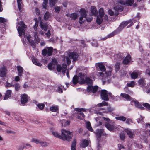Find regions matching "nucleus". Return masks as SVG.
Instances as JSON below:
<instances>
[{"label": "nucleus", "instance_id": "nucleus-6", "mask_svg": "<svg viewBox=\"0 0 150 150\" xmlns=\"http://www.w3.org/2000/svg\"><path fill=\"white\" fill-rule=\"evenodd\" d=\"M101 96L102 99L106 101L109 100V98L108 95V92L107 91L102 90L101 92Z\"/></svg>", "mask_w": 150, "mask_h": 150}, {"label": "nucleus", "instance_id": "nucleus-28", "mask_svg": "<svg viewBox=\"0 0 150 150\" xmlns=\"http://www.w3.org/2000/svg\"><path fill=\"white\" fill-rule=\"evenodd\" d=\"M32 62L34 64L39 66L40 67L42 65L38 61V60L37 59H32Z\"/></svg>", "mask_w": 150, "mask_h": 150}, {"label": "nucleus", "instance_id": "nucleus-2", "mask_svg": "<svg viewBox=\"0 0 150 150\" xmlns=\"http://www.w3.org/2000/svg\"><path fill=\"white\" fill-rule=\"evenodd\" d=\"M18 24L20 26L18 27L17 30L19 34V36H21L23 34L25 35L24 32L26 28V26L22 21L19 22Z\"/></svg>", "mask_w": 150, "mask_h": 150}, {"label": "nucleus", "instance_id": "nucleus-40", "mask_svg": "<svg viewBox=\"0 0 150 150\" xmlns=\"http://www.w3.org/2000/svg\"><path fill=\"white\" fill-rule=\"evenodd\" d=\"M99 16H103V15H104V11L103 9V8H101L99 10Z\"/></svg>", "mask_w": 150, "mask_h": 150}, {"label": "nucleus", "instance_id": "nucleus-5", "mask_svg": "<svg viewBox=\"0 0 150 150\" xmlns=\"http://www.w3.org/2000/svg\"><path fill=\"white\" fill-rule=\"evenodd\" d=\"M105 126L108 130L112 131L115 129V123L113 122H106Z\"/></svg>", "mask_w": 150, "mask_h": 150}, {"label": "nucleus", "instance_id": "nucleus-46", "mask_svg": "<svg viewBox=\"0 0 150 150\" xmlns=\"http://www.w3.org/2000/svg\"><path fill=\"white\" fill-rule=\"evenodd\" d=\"M134 81H132L129 83H127V86L128 87H133L134 85Z\"/></svg>", "mask_w": 150, "mask_h": 150}, {"label": "nucleus", "instance_id": "nucleus-8", "mask_svg": "<svg viewBox=\"0 0 150 150\" xmlns=\"http://www.w3.org/2000/svg\"><path fill=\"white\" fill-rule=\"evenodd\" d=\"M98 88V86H95L93 87L92 86H89L87 88V91L89 92H92L95 93L97 91Z\"/></svg>", "mask_w": 150, "mask_h": 150}, {"label": "nucleus", "instance_id": "nucleus-51", "mask_svg": "<svg viewBox=\"0 0 150 150\" xmlns=\"http://www.w3.org/2000/svg\"><path fill=\"white\" fill-rule=\"evenodd\" d=\"M57 69L58 72H60L61 70H62V68L61 66L60 65H58L57 67Z\"/></svg>", "mask_w": 150, "mask_h": 150}, {"label": "nucleus", "instance_id": "nucleus-35", "mask_svg": "<svg viewBox=\"0 0 150 150\" xmlns=\"http://www.w3.org/2000/svg\"><path fill=\"white\" fill-rule=\"evenodd\" d=\"M57 0H49L50 6L51 7H52L55 5Z\"/></svg>", "mask_w": 150, "mask_h": 150}, {"label": "nucleus", "instance_id": "nucleus-13", "mask_svg": "<svg viewBox=\"0 0 150 150\" xmlns=\"http://www.w3.org/2000/svg\"><path fill=\"white\" fill-rule=\"evenodd\" d=\"M131 23L129 25L127 26V28H129L131 26L133 25V23L132 22V20H130L129 21H126L125 22H122L120 24V27L123 25V27H125L128 24Z\"/></svg>", "mask_w": 150, "mask_h": 150}, {"label": "nucleus", "instance_id": "nucleus-16", "mask_svg": "<svg viewBox=\"0 0 150 150\" xmlns=\"http://www.w3.org/2000/svg\"><path fill=\"white\" fill-rule=\"evenodd\" d=\"M17 69L18 70V76H21L24 70L23 68L20 66H17Z\"/></svg>", "mask_w": 150, "mask_h": 150}, {"label": "nucleus", "instance_id": "nucleus-62", "mask_svg": "<svg viewBox=\"0 0 150 150\" xmlns=\"http://www.w3.org/2000/svg\"><path fill=\"white\" fill-rule=\"evenodd\" d=\"M28 42H29V43H30V45L31 46H35V43L34 41L33 40H30V41H28Z\"/></svg>", "mask_w": 150, "mask_h": 150}, {"label": "nucleus", "instance_id": "nucleus-54", "mask_svg": "<svg viewBox=\"0 0 150 150\" xmlns=\"http://www.w3.org/2000/svg\"><path fill=\"white\" fill-rule=\"evenodd\" d=\"M91 15L89 17H88L86 16L85 19L88 22H91V20L93 19V18L92 17Z\"/></svg>", "mask_w": 150, "mask_h": 150}, {"label": "nucleus", "instance_id": "nucleus-14", "mask_svg": "<svg viewBox=\"0 0 150 150\" xmlns=\"http://www.w3.org/2000/svg\"><path fill=\"white\" fill-rule=\"evenodd\" d=\"M114 10H115V15L117 16L118 15V11H122L123 10V8L121 6L117 5L114 7Z\"/></svg>", "mask_w": 150, "mask_h": 150}, {"label": "nucleus", "instance_id": "nucleus-9", "mask_svg": "<svg viewBox=\"0 0 150 150\" xmlns=\"http://www.w3.org/2000/svg\"><path fill=\"white\" fill-rule=\"evenodd\" d=\"M28 99V96L26 95L23 94L21 95V103L23 105H24L27 102Z\"/></svg>", "mask_w": 150, "mask_h": 150}, {"label": "nucleus", "instance_id": "nucleus-31", "mask_svg": "<svg viewBox=\"0 0 150 150\" xmlns=\"http://www.w3.org/2000/svg\"><path fill=\"white\" fill-rule=\"evenodd\" d=\"M76 140L74 139L71 144V150H76Z\"/></svg>", "mask_w": 150, "mask_h": 150}, {"label": "nucleus", "instance_id": "nucleus-10", "mask_svg": "<svg viewBox=\"0 0 150 150\" xmlns=\"http://www.w3.org/2000/svg\"><path fill=\"white\" fill-rule=\"evenodd\" d=\"M69 56L70 58L73 59L74 61H75L78 58V54L75 52H70L69 53Z\"/></svg>", "mask_w": 150, "mask_h": 150}, {"label": "nucleus", "instance_id": "nucleus-58", "mask_svg": "<svg viewBox=\"0 0 150 150\" xmlns=\"http://www.w3.org/2000/svg\"><path fill=\"white\" fill-rule=\"evenodd\" d=\"M145 128L147 129L146 130L148 131L147 132L146 131V133H147V132H148V130L150 129V124L149 123L146 124Z\"/></svg>", "mask_w": 150, "mask_h": 150}, {"label": "nucleus", "instance_id": "nucleus-34", "mask_svg": "<svg viewBox=\"0 0 150 150\" xmlns=\"http://www.w3.org/2000/svg\"><path fill=\"white\" fill-rule=\"evenodd\" d=\"M50 17V13L48 12H46L44 15V19L46 20H47L49 17Z\"/></svg>", "mask_w": 150, "mask_h": 150}, {"label": "nucleus", "instance_id": "nucleus-53", "mask_svg": "<svg viewBox=\"0 0 150 150\" xmlns=\"http://www.w3.org/2000/svg\"><path fill=\"white\" fill-rule=\"evenodd\" d=\"M37 106L41 110L44 107V104L42 103L39 104L37 105Z\"/></svg>", "mask_w": 150, "mask_h": 150}, {"label": "nucleus", "instance_id": "nucleus-29", "mask_svg": "<svg viewBox=\"0 0 150 150\" xmlns=\"http://www.w3.org/2000/svg\"><path fill=\"white\" fill-rule=\"evenodd\" d=\"M79 78L77 76H74L72 79L73 83L74 84H77L78 82Z\"/></svg>", "mask_w": 150, "mask_h": 150}, {"label": "nucleus", "instance_id": "nucleus-42", "mask_svg": "<svg viewBox=\"0 0 150 150\" xmlns=\"http://www.w3.org/2000/svg\"><path fill=\"white\" fill-rule=\"evenodd\" d=\"M134 0H128L126 1V4L128 6H131L134 3Z\"/></svg>", "mask_w": 150, "mask_h": 150}, {"label": "nucleus", "instance_id": "nucleus-43", "mask_svg": "<svg viewBox=\"0 0 150 150\" xmlns=\"http://www.w3.org/2000/svg\"><path fill=\"white\" fill-rule=\"evenodd\" d=\"M40 144L42 147H46L48 145V144L47 143L42 141H40Z\"/></svg>", "mask_w": 150, "mask_h": 150}, {"label": "nucleus", "instance_id": "nucleus-47", "mask_svg": "<svg viewBox=\"0 0 150 150\" xmlns=\"http://www.w3.org/2000/svg\"><path fill=\"white\" fill-rule=\"evenodd\" d=\"M143 105L148 110H150V104L147 103H143Z\"/></svg>", "mask_w": 150, "mask_h": 150}, {"label": "nucleus", "instance_id": "nucleus-39", "mask_svg": "<svg viewBox=\"0 0 150 150\" xmlns=\"http://www.w3.org/2000/svg\"><path fill=\"white\" fill-rule=\"evenodd\" d=\"M92 83V80L89 78L87 77L86 78V83L88 85H91Z\"/></svg>", "mask_w": 150, "mask_h": 150}, {"label": "nucleus", "instance_id": "nucleus-60", "mask_svg": "<svg viewBox=\"0 0 150 150\" xmlns=\"http://www.w3.org/2000/svg\"><path fill=\"white\" fill-rule=\"evenodd\" d=\"M6 20L4 18L0 17V22L3 23L6 22Z\"/></svg>", "mask_w": 150, "mask_h": 150}, {"label": "nucleus", "instance_id": "nucleus-52", "mask_svg": "<svg viewBox=\"0 0 150 150\" xmlns=\"http://www.w3.org/2000/svg\"><path fill=\"white\" fill-rule=\"evenodd\" d=\"M132 122V120L131 119L126 118V124H129L130 123Z\"/></svg>", "mask_w": 150, "mask_h": 150}, {"label": "nucleus", "instance_id": "nucleus-4", "mask_svg": "<svg viewBox=\"0 0 150 150\" xmlns=\"http://www.w3.org/2000/svg\"><path fill=\"white\" fill-rule=\"evenodd\" d=\"M79 13L80 14V16L79 18V23L80 24H82L85 21L86 16V11L84 10H81Z\"/></svg>", "mask_w": 150, "mask_h": 150}, {"label": "nucleus", "instance_id": "nucleus-18", "mask_svg": "<svg viewBox=\"0 0 150 150\" xmlns=\"http://www.w3.org/2000/svg\"><path fill=\"white\" fill-rule=\"evenodd\" d=\"M91 16L94 15V16H96L98 14V11L96 7L95 6H91Z\"/></svg>", "mask_w": 150, "mask_h": 150}, {"label": "nucleus", "instance_id": "nucleus-21", "mask_svg": "<svg viewBox=\"0 0 150 150\" xmlns=\"http://www.w3.org/2000/svg\"><path fill=\"white\" fill-rule=\"evenodd\" d=\"M120 95L122 97L125 98L127 101H130L132 99V98L130 96L126 93H122Z\"/></svg>", "mask_w": 150, "mask_h": 150}, {"label": "nucleus", "instance_id": "nucleus-33", "mask_svg": "<svg viewBox=\"0 0 150 150\" xmlns=\"http://www.w3.org/2000/svg\"><path fill=\"white\" fill-rule=\"evenodd\" d=\"M108 104L107 102L103 101L102 103L98 104L97 105V107H101L104 106H108Z\"/></svg>", "mask_w": 150, "mask_h": 150}, {"label": "nucleus", "instance_id": "nucleus-30", "mask_svg": "<svg viewBox=\"0 0 150 150\" xmlns=\"http://www.w3.org/2000/svg\"><path fill=\"white\" fill-rule=\"evenodd\" d=\"M138 73L137 72H133L131 74V77L133 79H135L138 77Z\"/></svg>", "mask_w": 150, "mask_h": 150}, {"label": "nucleus", "instance_id": "nucleus-55", "mask_svg": "<svg viewBox=\"0 0 150 150\" xmlns=\"http://www.w3.org/2000/svg\"><path fill=\"white\" fill-rule=\"evenodd\" d=\"M120 137L122 140H124L125 139V134L123 133H121L120 134Z\"/></svg>", "mask_w": 150, "mask_h": 150}, {"label": "nucleus", "instance_id": "nucleus-27", "mask_svg": "<svg viewBox=\"0 0 150 150\" xmlns=\"http://www.w3.org/2000/svg\"><path fill=\"white\" fill-rule=\"evenodd\" d=\"M102 17L101 16H97L96 22L97 24L100 25L102 23L103 20Z\"/></svg>", "mask_w": 150, "mask_h": 150}, {"label": "nucleus", "instance_id": "nucleus-17", "mask_svg": "<svg viewBox=\"0 0 150 150\" xmlns=\"http://www.w3.org/2000/svg\"><path fill=\"white\" fill-rule=\"evenodd\" d=\"M132 102L133 103L135 106L138 108L143 110L144 109V108L142 107L137 101L136 100H133L132 101Z\"/></svg>", "mask_w": 150, "mask_h": 150}, {"label": "nucleus", "instance_id": "nucleus-63", "mask_svg": "<svg viewBox=\"0 0 150 150\" xmlns=\"http://www.w3.org/2000/svg\"><path fill=\"white\" fill-rule=\"evenodd\" d=\"M35 12L36 14L38 15H39L40 14V11L38 8H36L35 9Z\"/></svg>", "mask_w": 150, "mask_h": 150}, {"label": "nucleus", "instance_id": "nucleus-25", "mask_svg": "<svg viewBox=\"0 0 150 150\" xmlns=\"http://www.w3.org/2000/svg\"><path fill=\"white\" fill-rule=\"evenodd\" d=\"M104 132L103 129H98L96 131V134L98 137H100L101 136L102 134Z\"/></svg>", "mask_w": 150, "mask_h": 150}, {"label": "nucleus", "instance_id": "nucleus-38", "mask_svg": "<svg viewBox=\"0 0 150 150\" xmlns=\"http://www.w3.org/2000/svg\"><path fill=\"white\" fill-rule=\"evenodd\" d=\"M50 110L51 111L55 112L58 110V108L56 106H53L50 108Z\"/></svg>", "mask_w": 150, "mask_h": 150}, {"label": "nucleus", "instance_id": "nucleus-26", "mask_svg": "<svg viewBox=\"0 0 150 150\" xmlns=\"http://www.w3.org/2000/svg\"><path fill=\"white\" fill-rule=\"evenodd\" d=\"M116 120H119L122 121H125L126 120V117L124 116H118L115 117Z\"/></svg>", "mask_w": 150, "mask_h": 150}, {"label": "nucleus", "instance_id": "nucleus-48", "mask_svg": "<svg viewBox=\"0 0 150 150\" xmlns=\"http://www.w3.org/2000/svg\"><path fill=\"white\" fill-rule=\"evenodd\" d=\"M138 83L141 86L144 85V80L142 79H140L138 81Z\"/></svg>", "mask_w": 150, "mask_h": 150}, {"label": "nucleus", "instance_id": "nucleus-45", "mask_svg": "<svg viewBox=\"0 0 150 150\" xmlns=\"http://www.w3.org/2000/svg\"><path fill=\"white\" fill-rule=\"evenodd\" d=\"M17 3L18 4V9L20 11H21L22 9V1H17Z\"/></svg>", "mask_w": 150, "mask_h": 150}, {"label": "nucleus", "instance_id": "nucleus-64", "mask_svg": "<svg viewBox=\"0 0 150 150\" xmlns=\"http://www.w3.org/2000/svg\"><path fill=\"white\" fill-rule=\"evenodd\" d=\"M66 61L67 64L69 65L71 63V61L69 57H67L66 58Z\"/></svg>", "mask_w": 150, "mask_h": 150}, {"label": "nucleus", "instance_id": "nucleus-3", "mask_svg": "<svg viewBox=\"0 0 150 150\" xmlns=\"http://www.w3.org/2000/svg\"><path fill=\"white\" fill-rule=\"evenodd\" d=\"M53 48L51 47H47L42 51V54L43 55L51 56L52 53Z\"/></svg>", "mask_w": 150, "mask_h": 150}, {"label": "nucleus", "instance_id": "nucleus-56", "mask_svg": "<svg viewBox=\"0 0 150 150\" xmlns=\"http://www.w3.org/2000/svg\"><path fill=\"white\" fill-rule=\"evenodd\" d=\"M32 142L35 143L37 144H40V141L39 140L35 139H33L32 140Z\"/></svg>", "mask_w": 150, "mask_h": 150}, {"label": "nucleus", "instance_id": "nucleus-20", "mask_svg": "<svg viewBox=\"0 0 150 150\" xmlns=\"http://www.w3.org/2000/svg\"><path fill=\"white\" fill-rule=\"evenodd\" d=\"M40 25L42 30L46 31L47 29V23H44L42 21L40 22Z\"/></svg>", "mask_w": 150, "mask_h": 150}, {"label": "nucleus", "instance_id": "nucleus-22", "mask_svg": "<svg viewBox=\"0 0 150 150\" xmlns=\"http://www.w3.org/2000/svg\"><path fill=\"white\" fill-rule=\"evenodd\" d=\"M12 91L11 90H7L5 93V96L4 97V100L7 99L11 96Z\"/></svg>", "mask_w": 150, "mask_h": 150}, {"label": "nucleus", "instance_id": "nucleus-32", "mask_svg": "<svg viewBox=\"0 0 150 150\" xmlns=\"http://www.w3.org/2000/svg\"><path fill=\"white\" fill-rule=\"evenodd\" d=\"M86 124L87 129L90 131H93V129L91 127L90 122H86Z\"/></svg>", "mask_w": 150, "mask_h": 150}, {"label": "nucleus", "instance_id": "nucleus-15", "mask_svg": "<svg viewBox=\"0 0 150 150\" xmlns=\"http://www.w3.org/2000/svg\"><path fill=\"white\" fill-rule=\"evenodd\" d=\"M125 131L131 138H132L134 136V134L129 129H126L125 130Z\"/></svg>", "mask_w": 150, "mask_h": 150}, {"label": "nucleus", "instance_id": "nucleus-1", "mask_svg": "<svg viewBox=\"0 0 150 150\" xmlns=\"http://www.w3.org/2000/svg\"><path fill=\"white\" fill-rule=\"evenodd\" d=\"M61 132L62 133L61 135H59L58 132L56 131L52 132V134L55 137L64 140L69 141L71 139L73 135L70 131L62 129Z\"/></svg>", "mask_w": 150, "mask_h": 150}, {"label": "nucleus", "instance_id": "nucleus-11", "mask_svg": "<svg viewBox=\"0 0 150 150\" xmlns=\"http://www.w3.org/2000/svg\"><path fill=\"white\" fill-rule=\"evenodd\" d=\"M6 68L4 66H3L0 68V76L1 77L4 76L6 73Z\"/></svg>", "mask_w": 150, "mask_h": 150}, {"label": "nucleus", "instance_id": "nucleus-24", "mask_svg": "<svg viewBox=\"0 0 150 150\" xmlns=\"http://www.w3.org/2000/svg\"><path fill=\"white\" fill-rule=\"evenodd\" d=\"M98 65L100 70L102 71H105L106 70L105 67L103 63H99L98 64Z\"/></svg>", "mask_w": 150, "mask_h": 150}, {"label": "nucleus", "instance_id": "nucleus-37", "mask_svg": "<svg viewBox=\"0 0 150 150\" xmlns=\"http://www.w3.org/2000/svg\"><path fill=\"white\" fill-rule=\"evenodd\" d=\"M67 69V66L66 64H62V71L63 74H64Z\"/></svg>", "mask_w": 150, "mask_h": 150}, {"label": "nucleus", "instance_id": "nucleus-36", "mask_svg": "<svg viewBox=\"0 0 150 150\" xmlns=\"http://www.w3.org/2000/svg\"><path fill=\"white\" fill-rule=\"evenodd\" d=\"M69 16L71 17L73 20H75L77 18V15L76 13H73L71 14Z\"/></svg>", "mask_w": 150, "mask_h": 150}, {"label": "nucleus", "instance_id": "nucleus-12", "mask_svg": "<svg viewBox=\"0 0 150 150\" xmlns=\"http://www.w3.org/2000/svg\"><path fill=\"white\" fill-rule=\"evenodd\" d=\"M131 56L128 54L126 56L123 61V64H128L131 60Z\"/></svg>", "mask_w": 150, "mask_h": 150}, {"label": "nucleus", "instance_id": "nucleus-44", "mask_svg": "<svg viewBox=\"0 0 150 150\" xmlns=\"http://www.w3.org/2000/svg\"><path fill=\"white\" fill-rule=\"evenodd\" d=\"M74 110L78 112H81V111L85 112L86 111V110L83 108H75L74 109Z\"/></svg>", "mask_w": 150, "mask_h": 150}, {"label": "nucleus", "instance_id": "nucleus-7", "mask_svg": "<svg viewBox=\"0 0 150 150\" xmlns=\"http://www.w3.org/2000/svg\"><path fill=\"white\" fill-rule=\"evenodd\" d=\"M124 27H123V25L120 27V25L118 28L114 32L111 33L109 34L108 36V38H110L112 37L115 34L119 33L120 31L122 30Z\"/></svg>", "mask_w": 150, "mask_h": 150}, {"label": "nucleus", "instance_id": "nucleus-49", "mask_svg": "<svg viewBox=\"0 0 150 150\" xmlns=\"http://www.w3.org/2000/svg\"><path fill=\"white\" fill-rule=\"evenodd\" d=\"M14 85L15 90L16 91H18L19 90L20 88V86L18 83H16Z\"/></svg>", "mask_w": 150, "mask_h": 150}, {"label": "nucleus", "instance_id": "nucleus-23", "mask_svg": "<svg viewBox=\"0 0 150 150\" xmlns=\"http://www.w3.org/2000/svg\"><path fill=\"white\" fill-rule=\"evenodd\" d=\"M114 110V108H111L110 107H107L106 109L105 110L103 111V113H108L111 112L113 111Z\"/></svg>", "mask_w": 150, "mask_h": 150}, {"label": "nucleus", "instance_id": "nucleus-59", "mask_svg": "<svg viewBox=\"0 0 150 150\" xmlns=\"http://www.w3.org/2000/svg\"><path fill=\"white\" fill-rule=\"evenodd\" d=\"M11 86H13V87H14V85H13L10 83H9L8 81H7L6 82V87H10Z\"/></svg>", "mask_w": 150, "mask_h": 150}, {"label": "nucleus", "instance_id": "nucleus-57", "mask_svg": "<svg viewBox=\"0 0 150 150\" xmlns=\"http://www.w3.org/2000/svg\"><path fill=\"white\" fill-rule=\"evenodd\" d=\"M126 71L124 70H121V75L122 76H124L126 75Z\"/></svg>", "mask_w": 150, "mask_h": 150}, {"label": "nucleus", "instance_id": "nucleus-50", "mask_svg": "<svg viewBox=\"0 0 150 150\" xmlns=\"http://www.w3.org/2000/svg\"><path fill=\"white\" fill-rule=\"evenodd\" d=\"M55 12L57 13H59L61 10V8L59 6H56L55 8Z\"/></svg>", "mask_w": 150, "mask_h": 150}, {"label": "nucleus", "instance_id": "nucleus-61", "mask_svg": "<svg viewBox=\"0 0 150 150\" xmlns=\"http://www.w3.org/2000/svg\"><path fill=\"white\" fill-rule=\"evenodd\" d=\"M143 119V117L141 116L140 118L138 119L137 120V121L138 123H140L142 122Z\"/></svg>", "mask_w": 150, "mask_h": 150}, {"label": "nucleus", "instance_id": "nucleus-41", "mask_svg": "<svg viewBox=\"0 0 150 150\" xmlns=\"http://www.w3.org/2000/svg\"><path fill=\"white\" fill-rule=\"evenodd\" d=\"M120 64L119 62H117L115 66L116 69V71H117L120 69Z\"/></svg>", "mask_w": 150, "mask_h": 150}, {"label": "nucleus", "instance_id": "nucleus-19", "mask_svg": "<svg viewBox=\"0 0 150 150\" xmlns=\"http://www.w3.org/2000/svg\"><path fill=\"white\" fill-rule=\"evenodd\" d=\"M89 142L88 140L83 139L82 141L81 146L82 148H85L88 146L89 144Z\"/></svg>", "mask_w": 150, "mask_h": 150}]
</instances>
